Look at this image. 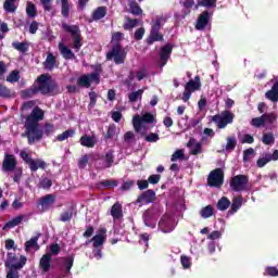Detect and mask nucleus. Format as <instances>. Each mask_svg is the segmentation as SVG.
Returning <instances> with one entry per match:
<instances>
[{"label":"nucleus","mask_w":278,"mask_h":278,"mask_svg":"<svg viewBox=\"0 0 278 278\" xmlns=\"http://www.w3.org/2000/svg\"><path fill=\"white\" fill-rule=\"evenodd\" d=\"M59 94L60 93V86L55 80L51 79V75L49 74H41L37 77L35 84L30 86L28 89L22 91V97L24 99H31L35 94Z\"/></svg>","instance_id":"1"},{"label":"nucleus","mask_w":278,"mask_h":278,"mask_svg":"<svg viewBox=\"0 0 278 278\" xmlns=\"http://www.w3.org/2000/svg\"><path fill=\"white\" fill-rule=\"evenodd\" d=\"M123 33L116 31L112 34L111 43L112 49L106 53L108 61H114L115 64H125V60H127V51L121 45V40H123Z\"/></svg>","instance_id":"2"},{"label":"nucleus","mask_w":278,"mask_h":278,"mask_svg":"<svg viewBox=\"0 0 278 278\" xmlns=\"http://www.w3.org/2000/svg\"><path fill=\"white\" fill-rule=\"evenodd\" d=\"M25 131L22 134V138H27V143L31 147L36 142H40L45 137V131L40 129V126L24 125Z\"/></svg>","instance_id":"3"},{"label":"nucleus","mask_w":278,"mask_h":278,"mask_svg":"<svg viewBox=\"0 0 278 278\" xmlns=\"http://www.w3.org/2000/svg\"><path fill=\"white\" fill-rule=\"evenodd\" d=\"M163 23H166L164 17H156L154 23L151 25L150 35L146 39L147 45H153L154 42H162L164 40V35L160 31Z\"/></svg>","instance_id":"4"},{"label":"nucleus","mask_w":278,"mask_h":278,"mask_svg":"<svg viewBox=\"0 0 278 278\" xmlns=\"http://www.w3.org/2000/svg\"><path fill=\"white\" fill-rule=\"evenodd\" d=\"M20 157L23 160L24 164H27L30 168V173L38 172V168H41V170H45L47 168V162L42 161L41 159L34 160L31 157V154L27 153V151L22 150L20 152Z\"/></svg>","instance_id":"5"},{"label":"nucleus","mask_w":278,"mask_h":278,"mask_svg":"<svg viewBox=\"0 0 278 278\" xmlns=\"http://www.w3.org/2000/svg\"><path fill=\"white\" fill-rule=\"evenodd\" d=\"M229 186L231 192H247L249 190V176L236 175L230 179Z\"/></svg>","instance_id":"6"},{"label":"nucleus","mask_w":278,"mask_h":278,"mask_svg":"<svg viewBox=\"0 0 278 278\" xmlns=\"http://www.w3.org/2000/svg\"><path fill=\"white\" fill-rule=\"evenodd\" d=\"M277 118L278 116L275 112L263 113L262 116L252 118L250 125L260 129V127H265L266 125H274V123H277Z\"/></svg>","instance_id":"7"},{"label":"nucleus","mask_w":278,"mask_h":278,"mask_svg":"<svg viewBox=\"0 0 278 278\" xmlns=\"http://www.w3.org/2000/svg\"><path fill=\"white\" fill-rule=\"evenodd\" d=\"M62 29L66 31L67 34H71L73 42H74V49H81V29H79V26L77 25H68L66 23L62 24Z\"/></svg>","instance_id":"8"},{"label":"nucleus","mask_w":278,"mask_h":278,"mask_svg":"<svg viewBox=\"0 0 278 278\" xmlns=\"http://www.w3.org/2000/svg\"><path fill=\"white\" fill-rule=\"evenodd\" d=\"M197 90H201V76L197 75L194 79L189 80L185 85V91L182 93V101L186 103L190 101V97H192V92H197Z\"/></svg>","instance_id":"9"},{"label":"nucleus","mask_w":278,"mask_h":278,"mask_svg":"<svg viewBox=\"0 0 278 278\" xmlns=\"http://www.w3.org/2000/svg\"><path fill=\"white\" fill-rule=\"evenodd\" d=\"M233 118H236V115L226 110L222 112V114L214 115L212 121L213 123H216L218 129H225L227 125H231V123H233Z\"/></svg>","instance_id":"10"},{"label":"nucleus","mask_w":278,"mask_h":278,"mask_svg":"<svg viewBox=\"0 0 278 278\" xmlns=\"http://www.w3.org/2000/svg\"><path fill=\"white\" fill-rule=\"evenodd\" d=\"M225 184V173L222 168L212 170L207 177V185L211 188H220Z\"/></svg>","instance_id":"11"},{"label":"nucleus","mask_w":278,"mask_h":278,"mask_svg":"<svg viewBox=\"0 0 278 278\" xmlns=\"http://www.w3.org/2000/svg\"><path fill=\"white\" fill-rule=\"evenodd\" d=\"M25 264H27V257L24 255H21L20 262L15 263L14 265H10L7 263V278H21V274H18V270H22Z\"/></svg>","instance_id":"12"},{"label":"nucleus","mask_w":278,"mask_h":278,"mask_svg":"<svg viewBox=\"0 0 278 278\" xmlns=\"http://www.w3.org/2000/svg\"><path fill=\"white\" fill-rule=\"evenodd\" d=\"M45 118V111L40 106H35L31 113L26 117L24 125L40 126V121Z\"/></svg>","instance_id":"13"},{"label":"nucleus","mask_w":278,"mask_h":278,"mask_svg":"<svg viewBox=\"0 0 278 278\" xmlns=\"http://www.w3.org/2000/svg\"><path fill=\"white\" fill-rule=\"evenodd\" d=\"M92 81H94L96 84H100L101 75H99L98 73L83 75L77 79V86H80L81 88H90Z\"/></svg>","instance_id":"14"},{"label":"nucleus","mask_w":278,"mask_h":278,"mask_svg":"<svg viewBox=\"0 0 278 278\" xmlns=\"http://www.w3.org/2000/svg\"><path fill=\"white\" fill-rule=\"evenodd\" d=\"M108 229L100 228L98 230V233L91 238V240L87 241V244H90L92 242L93 249H99L100 247H103L105 244V240H108Z\"/></svg>","instance_id":"15"},{"label":"nucleus","mask_w":278,"mask_h":278,"mask_svg":"<svg viewBox=\"0 0 278 278\" xmlns=\"http://www.w3.org/2000/svg\"><path fill=\"white\" fill-rule=\"evenodd\" d=\"M172 53H173V45L167 43L161 48V51H160L161 68H163V66H166V64L168 63V60H170Z\"/></svg>","instance_id":"16"},{"label":"nucleus","mask_w":278,"mask_h":278,"mask_svg":"<svg viewBox=\"0 0 278 278\" xmlns=\"http://www.w3.org/2000/svg\"><path fill=\"white\" fill-rule=\"evenodd\" d=\"M208 24H210V11H203L198 16V20L195 23V29H198V31H203V29H205Z\"/></svg>","instance_id":"17"},{"label":"nucleus","mask_w":278,"mask_h":278,"mask_svg":"<svg viewBox=\"0 0 278 278\" xmlns=\"http://www.w3.org/2000/svg\"><path fill=\"white\" fill-rule=\"evenodd\" d=\"M2 168L5 173H13L16 169V156L7 154L2 162Z\"/></svg>","instance_id":"18"},{"label":"nucleus","mask_w":278,"mask_h":278,"mask_svg":"<svg viewBox=\"0 0 278 278\" xmlns=\"http://www.w3.org/2000/svg\"><path fill=\"white\" fill-rule=\"evenodd\" d=\"M154 201L155 192L153 191V189H148L137 198V203H146L147 205H149V203H153Z\"/></svg>","instance_id":"19"},{"label":"nucleus","mask_w":278,"mask_h":278,"mask_svg":"<svg viewBox=\"0 0 278 278\" xmlns=\"http://www.w3.org/2000/svg\"><path fill=\"white\" fill-rule=\"evenodd\" d=\"M43 68L50 72L53 71L54 68H58V58H55L53 53L48 52L46 61L43 62Z\"/></svg>","instance_id":"20"},{"label":"nucleus","mask_w":278,"mask_h":278,"mask_svg":"<svg viewBox=\"0 0 278 278\" xmlns=\"http://www.w3.org/2000/svg\"><path fill=\"white\" fill-rule=\"evenodd\" d=\"M61 260L63 262V273L71 275V269L73 268V264H75V254H70Z\"/></svg>","instance_id":"21"},{"label":"nucleus","mask_w":278,"mask_h":278,"mask_svg":"<svg viewBox=\"0 0 278 278\" xmlns=\"http://www.w3.org/2000/svg\"><path fill=\"white\" fill-rule=\"evenodd\" d=\"M39 268L42 273H49L51 270V254L46 253L39 261Z\"/></svg>","instance_id":"22"},{"label":"nucleus","mask_w":278,"mask_h":278,"mask_svg":"<svg viewBox=\"0 0 278 278\" xmlns=\"http://www.w3.org/2000/svg\"><path fill=\"white\" fill-rule=\"evenodd\" d=\"M76 214L75 207L71 206L60 214L59 220L60 223H71V220H73V216Z\"/></svg>","instance_id":"23"},{"label":"nucleus","mask_w":278,"mask_h":278,"mask_svg":"<svg viewBox=\"0 0 278 278\" xmlns=\"http://www.w3.org/2000/svg\"><path fill=\"white\" fill-rule=\"evenodd\" d=\"M54 204H55V195L51 193L46 194L39 200V205H41L43 210H49V207H51V205H54Z\"/></svg>","instance_id":"24"},{"label":"nucleus","mask_w":278,"mask_h":278,"mask_svg":"<svg viewBox=\"0 0 278 278\" xmlns=\"http://www.w3.org/2000/svg\"><path fill=\"white\" fill-rule=\"evenodd\" d=\"M242 207V195H238L232 199V203L230 202V210L228 211V214L230 216H233L238 210Z\"/></svg>","instance_id":"25"},{"label":"nucleus","mask_w":278,"mask_h":278,"mask_svg":"<svg viewBox=\"0 0 278 278\" xmlns=\"http://www.w3.org/2000/svg\"><path fill=\"white\" fill-rule=\"evenodd\" d=\"M128 8L132 16H142V8H140V4H138L136 0H128Z\"/></svg>","instance_id":"26"},{"label":"nucleus","mask_w":278,"mask_h":278,"mask_svg":"<svg viewBox=\"0 0 278 278\" xmlns=\"http://www.w3.org/2000/svg\"><path fill=\"white\" fill-rule=\"evenodd\" d=\"M265 97L269 100L273 101V103H277L278 101V80H276L274 83V85L271 86V89L268 90L265 93Z\"/></svg>","instance_id":"27"},{"label":"nucleus","mask_w":278,"mask_h":278,"mask_svg":"<svg viewBox=\"0 0 278 278\" xmlns=\"http://www.w3.org/2000/svg\"><path fill=\"white\" fill-rule=\"evenodd\" d=\"M111 216L114 220H121L123 217V204L116 202L111 207Z\"/></svg>","instance_id":"28"},{"label":"nucleus","mask_w":278,"mask_h":278,"mask_svg":"<svg viewBox=\"0 0 278 278\" xmlns=\"http://www.w3.org/2000/svg\"><path fill=\"white\" fill-rule=\"evenodd\" d=\"M59 50L61 55H63L64 60H74L75 53L64 43H59Z\"/></svg>","instance_id":"29"},{"label":"nucleus","mask_w":278,"mask_h":278,"mask_svg":"<svg viewBox=\"0 0 278 278\" xmlns=\"http://www.w3.org/2000/svg\"><path fill=\"white\" fill-rule=\"evenodd\" d=\"M23 220H25V215H18L16 217H14L13 219L9 220L3 229H14V227H18V225H21L23 223Z\"/></svg>","instance_id":"30"},{"label":"nucleus","mask_w":278,"mask_h":278,"mask_svg":"<svg viewBox=\"0 0 278 278\" xmlns=\"http://www.w3.org/2000/svg\"><path fill=\"white\" fill-rule=\"evenodd\" d=\"M105 16H108V7H98L92 12V18L94 21H101V18H105Z\"/></svg>","instance_id":"31"},{"label":"nucleus","mask_w":278,"mask_h":278,"mask_svg":"<svg viewBox=\"0 0 278 278\" xmlns=\"http://www.w3.org/2000/svg\"><path fill=\"white\" fill-rule=\"evenodd\" d=\"M127 23L123 25V28L125 31H129L130 29H134V27H138L141 25L142 21L139 18H131V17H126Z\"/></svg>","instance_id":"32"},{"label":"nucleus","mask_w":278,"mask_h":278,"mask_svg":"<svg viewBox=\"0 0 278 278\" xmlns=\"http://www.w3.org/2000/svg\"><path fill=\"white\" fill-rule=\"evenodd\" d=\"M231 205V201L227 197H222L216 204V207L219 212H225L226 210H229Z\"/></svg>","instance_id":"33"},{"label":"nucleus","mask_w":278,"mask_h":278,"mask_svg":"<svg viewBox=\"0 0 278 278\" xmlns=\"http://www.w3.org/2000/svg\"><path fill=\"white\" fill-rule=\"evenodd\" d=\"M12 47L16 51H20V53H26L27 51H29V42L27 41H23V42L14 41L12 42Z\"/></svg>","instance_id":"34"},{"label":"nucleus","mask_w":278,"mask_h":278,"mask_svg":"<svg viewBox=\"0 0 278 278\" xmlns=\"http://www.w3.org/2000/svg\"><path fill=\"white\" fill-rule=\"evenodd\" d=\"M81 147H87L88 149H92L94 147V137L84 135L79 140Z\"/></svg>","instance_id":"35"},{"label":"nucleus","mask_w":278,"mask_h":278,"mask_svg":"<svg viewBox=\"0 0 278 278\" xmlns=\"http://www.w3.org/2000/svg\"><path fill=\"white\" fill-rule=\"evenodd\" d=\"M40 238V233L37 236L30 238L28 241L25 242V251H29V249H40V245H38V240Z\"/></svg>","instance_id":"36"},{"label":"nucleus","mask_w":278,"mask_h":278,"mask_svg":"<svg viewBox=\"0 0 278 278\" xmlns=\"http://www.w3.org/2000/svg\"><path fill=\"white\" fill-rule=\"evenodd\" d=\"M214 214H215L214 206H212L210 204L202 207L200 211V216L202 218H212V216H214Z\"/></svg>","instance_id":"37"},{"label":"nucleus","mask_w":278,"mask_h":278,"mask_svg":"<svg viewBox=\"0 0 278 278\" xmlns=\"http://www.w3.org/2000/svg\"><path fill=\"white\" fill-rule=\"evenodd\" d=\"M144 122L142 121V117L140 115H135L132 117V127L136 131V134H140V131H142V124Z\"/></svg>","instance_id":"38"},{"label":"nucleus","mask_w":278,"mask_h":278,"mask_svg":"<svg viewBox=\"0 0 278 278\" xmlns=\"http://www.w3.org/2000/svg\"><path fill=\"white\" fill-rule=\"evenodd\" d=\"M26 14L28 18H36V16H38V9H36V4L33 2H27Z\"/></svg>","instance_id":"39"},{"label":"nucleus","mask_w":278,"mask_h":278,"mask_svg":"<svg viewBox=\"0 0 278 278\" xmlns=\"http://www.w3.org/2000/svg\"><path fill=\"white\" fill-rule=\"evenodd\" d=\"M114 150H109L104 155L105 166L104 168H112L114 165Z\"/></svg>","instance_id":"40"},{"label":"nucleus","mask_w":278,"mask_h":278,"mask_svg":"<svg viewBox=\"0 0 278 278\" xmlns=\"http://www.w3.org/2000/svg\"><path fill=\"white\" fill-rule=\"evenodd\" d=\"M75 136V129H67L63 134L56 136L58 142H64V140H68V138H73Z\"/></svg>","instance_id":"41"},{"label":"nucleus","mask_w":278,"mask_h":278,"mask_svg":"<svg viewBox=\"0 0 278 278\" xmlns=\"http://www.w3.org/2000/svg\"><path fill=\"white\" fill-rule=\"evenodd\" d=\"M3 8L5 12L13 14V12H16V0H5Z\"/></svg>","instance_id":"42"},{"label":"nucleus","mask_w":278,"mask_h":278,"mask_svg":"<svg viewBox=\"0 0 278 278\" xmlns=\"http://www.w3.org/2000/svg\"><path fill=\"white\" fill-rule=\"evenodd\" d=\"M61 14L64 18H68L71 15V4H68V0L61 2Z\"/></svg>","instance_id":"43"},{"label":"nucleus","mask_w":278,"mask_h":278,"mask_svg":"<svg viewBox=\"0 0 278 278\" xmlns=\"http://www.w3.org/2000/svg\"><path fill=\"white\" fill-rule=\"evenodd\" d=\"M142 94H144V89H139L137 91L129 93L128 99H129L130 103H136V101H138V99H142Z\"/></svg>","instance_id":"44"},{"label":"nucleus","mask_w":278,"mask_h":278,"mask_svg":"<svg viewBox=\"0 0 278 278\" xmlns=\"http://www.w3.org/2000/svg\"><path fill=\"white\" fill-rule=\"evenodd\" d=\"M99 186H102L103 188H106V190H110L112 188H116V186H118V181L113 179H105L100 181Z\"/></svg>","instance_id":"45"},{"label":"nucleus","mask_w":278,"mask_h":278,"mask_svg":"<svg viewBox=\"0 0 278 278\" xmlns=\"http://www.w3.org/2000/svg\"><path fill=\"white\" fill-rule=\"evenodd\" d=\"M116 136V125L111 124L108 128L106 134L104 135V140L108 142V140H112Z\"/></svg>","instance_id":"46"},{"label":"nucleus","mask_w":278,"mask_h":278,"mask_svg":"<svg viewBox=\"0 0 278 278\" xmlns=\"http://www.w3.org/2000/svg\"><path fill=\"white\" fill-rule=\"evenodd\" d=\"M195 8H216V0H199Z\"/></svg>","instance_id":"47"},{"label":"nucleus","mask_w":278,"mask_h":278,"mask_svg":"<svg viewBox=\"0 0 278 278\" xmlns=\"http://www.w3.org/2000/svg\"><path fill=\"white\" fill-rule=\"evenodd\" d=\"M238 141L236 140V136H231L227 138L226 151H233Z\"/></svg>","instance_id":"48"},{"label":"nucleus","mask_w":278,"mask_h":278,"mask_svg":"<svg viewBox=\"0 0 278 278\" xmlns=\"http://www.w3.org/2000/svg\"><path fill=\"white\" fill-rule=\"evenodd\" d=\"M263 144H275V135L273 132H267L263 135L262 138Z\"/></svg>","instance_id":"49"},{"label":"nucleus","mask_w":278,"mask_h":278,"mask_svg":"<svg viewBox=\"0 0 278 278\" xmlns=\"http://www.w3.org/2000/svg\"><path fill=\"white\" fill-rule=\"evenodd\" d=\"M177 160H186V154L184 153V150H176L172 154L170 162H177Z\"/></svg>","instance_id":"50"},{"label":"nucleus","mask_w":278,"mask_h":278,"mask_svg":"<svg viewBox=\"0 0 278 278\" xmlns=\"http://www.w3.org/2000/svg\"><path fill=\"white\" fill-rule=\"evenodd\" d=\"M0 97L2 99H10V97H12V90L3 85H0Z\"/></svg>","instance_id":"51"},{"label":"nucleus","mask_w":278,"mask_h":278,"mask_svg":"<svg viewBox=\"0 0 278 278\" xmlns=\"http://www.w3.org/2000/svg\"><path fill=\"white\" fill-rule=\"evenodd\" d=\"M14 262H18V257H16L15 253L9 252L7 254V261L4 263V266H7V264H9V266H14Z\"/></svg>","instance_id":"52"},{"label":"nucleus","mask_w":278,"mask_h":278,"mask_svg":"<svg viewBox=\"0 0 278 278\" xmlns=\"http://www.w3.org/2000/svg\"><path fill=\"white\" fill-rule=\"evenodd\" d=\"M18 79H21V75L18 74V71H12L7 77V81H10L11 84L18 81Z\"/></svg>","instance_id":"53"},{"label":"nucleus","mask_w":278,"mask_h":278,"mask_svg":"<svg viewBox=\"0 0 278 278\" xmlns=\"http://www.w3.org/2000/svg\"><path fill=\"white\" fill-rule=\"evenodd\" d=\"M251 155H255V150L253 148H249L243 151V162H251Z\"/></svg>","instance_id":"54"},{"label":"nucleus","mask_w":278,"mask_h":278,"mask_svg":"<svg viewBox=\"0 0 278 278\" xmlns=\"http://www.w3.org/2000/svg\"><path fill=\"white\" fill-rule=\"evenodd\" d=\"M40 188H42L43 190H49L51 188V186H53V181L49 178H43L40 182H39Z\"/></svg>","instance_id":"55"},{"label":"nucleus","mask_w":278,"mask_h":278,"mask_svg":"<svg viewBox=\"0 0 278 278\" xmlns=\"http://www.w3.org/2000/svg\"><path fill=\"white\" fill-rule=\"evenodd\" d=\"M14 175H13V181L15 184H18V181H21V177H23V169L21 167H15V169H13Z\"/></svg>","instance_id":"56"},{"label":"nucleus","mask_w":278,"mask_h":278,"mask_svg":"<svg viewBox=\"0 0 278 278\" xmlns=\"http://www.w3.org/2000/svg\"><path fill=\"white\" fill-rule=\"evenodd\" d=\"M90 160V156H88V154L83 155L79 160H78V168H86L88 162Z\"/></svg>","instance_id":"57"},{"label":"nucleus","mask_w":278,"mask_h":278,"mask_svg":"<svg viewBox=\"0 0 278 278\" xmlns=\"http://www.w3.org/2000/svg\"><path fill=\"white\" fill-rule=\"evenodd\" d=\"M160 179H162V176L160 174H152L149 176L148 181L152 184V186H155L160 184Z\"/></svg>","instance_id":"58"},{"label":"nucleus","mask_w":278,"mask_h":278,"mask_svg":"<svg viewBox=\"0 0 278 278\" xmlns=\"http://www.w3.org/2000/svg\"><path fill=\"white\" fill-rule=\"evenodd\" d=\"M142 122L147 124L155 123V116L151 113H146L141 116Z\"/></svg>","instance_id":"59"},{"label":"nucleus","mask_w":278,"mask_h":278,"mask_svg":"<svg viewBox=\"0 0 278 278\" xmlns=\"http://www.w3.org/2000/svg\"><path fill=\"white\" fill-rule=\"evenodd\" d=\"M144 140L146 142H157V140H160V135L155 132H150L146 136Z\"/></svg>","instance_id":"60"},{"label":"nucleus","mask_w":278,"mask_h":278,"mask_svg":"<svg viewBox=\"0 0 278 278\" xmlns=\"http://www.w3.org/2000/svg\"><path fill=\"white\" fill-rule=\"evenodd\" d=\"M180 262H181L182 268H185V269H188V268H190V266H192V264L190 263V257L187 255H182L180 257Z\"/></svg>","instance_id":"61"},{"label":"nucleus","mask_w":278,"mask_h":278,"mask_svg":"<svg viewBox=\"0 0 278 278\" xmlns=\"http://www.w3.org/2000/svg\"><path fill=\"white\" fill-rule=\"evenodd\" d=\"M265 273L269 277H278V268L277 267H273V266L266 267Z\"/></svg>","instance_id":"62"},{"label":"nucleus","mask_w":278,"mask_h":278,"mask_svg":"<svg viewBox=\"0 0 278 278\" xmlns=\"http://www.w3.org/2000/svg\"><path fill=\"white\" fill-rule=\"evenodd\" d=\"M89 108H94L97 105V92L90 91L89 92Z\"/></svg>","instance_id":"63"},{"label":"nucleus","mask_w":278,"mask_h":278,"mask_svg":"<svg viewBox=\"0 0 278 278\" xmlns=\"http://www.w3.org/2000/svg\"><path fill=\"white\" fill-rule=\"evenodd\" d=\"M144 27L138 28L135 31V40H142V38H144Z\"/></svg>","instance_id":"64"}]
</instances>
